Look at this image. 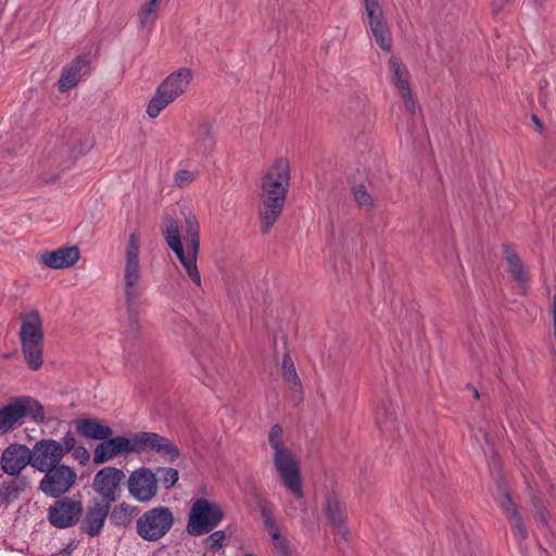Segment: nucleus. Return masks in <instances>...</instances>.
I'll use <instances>...</instances> for the list:
<instances>
[{
    "label": "nucleus",
    "instance_id": "obj_19",
    "mask_svg": "<svg viewBox=\"0 0 556 556\" xmlns=\"http://www.w3.org/2000/svg\"><path fill=\"white\" fill-rule=\"evenodd\" d=\"M76 431L88 439L105 440L112 435L110 427L96 419H79L76 421Z\"/></svg>",
    "mask_w": 556,
    "mask_h": 556
},
{
    "label": "nucleus",
    "instance_id": "obj_33",
    "mask_svg": "<svg viewBox=\"0 0 556 556\" xmlns=\"http://www.w3.org/2000/svg\"><path fill=\"white\" fill-rule=\"evenodd\" d=\"M73 451V457L77 460H79L81 464L87 462L89 459V453L88 451L83 447V446H78V447H75Z\"/></svg>",
    "mask_w": 556,
    "mask_h": 556
},
{
    "label": "nucleus",
    "instance_id": "obj_38",
    "mask_svg": "<svg viewBox=\"0 0 556 556\" xmlns=\"http://www.w3.org/2000/svg\"><path fill=\"white\" fill-rule=\"evenodd\" d=\"M245 556H256V555H254V554L250 553V554H247Z\"/></svg>",
    "mask_w": 556,
    "mask_h": 556
},
{
    "label": "nucleus",
    "instance_id": "obj_13",
    "mask_svg": "<svg viewBox=\"0 0 556 556\" xmlns=\"http://www.w3.org/2000/svg\"><path fill=\"white\" fill-rule=\"evenodd\" d=\"M31 467L45 472L58 465L63 459L60 442L53 439H42L35 443L30 450Z\"/></svg>",
    "mask_w": 556,
    "mask_h": 556
},
{
    "label": "nucleus",
    "instance_id": "obj_11",
    "mask_svg": "<svg viewBox=\"0 0 556 556\" xmlns=\"http://www.w3.org/2000/svg\"><path fill=\"white\" fill-rule=\"evenodd\" d=\"M81 514V501L73 497H61L48 508L47 518L53 527L65 529L75 526Z\"/></svg>",
    "mask_w": 556,
    "mask_h": 556
},
{
    "label": "nucleus",
    "instance_id": "obj_10",
    "mask_svg": "<svg viewBox=\"0 0 556 556\" xmlns=\"http://www.w3.org/2000/svg\"><path fill=\"white\" fill-rule=\"evenodd\" d=\"M76 480L77 473L74 468L66 465H58L45 471L39 489L46 495L58 498L67 493L75 485Z\"/></svg>",
    "mask_w": 556,
    "mask_h": 556
},
{
    "label": "nucleus",
    "instance_id": "obj_35",
    "mask_svg": "<svg viewBox=\"0 0 556 556\" xmlns=\"http://www.w3.org/2000/svg\"><path fill=\"white\" fill-rule=\"evenodd\" d=\"M160 1H161V0H152V4H153L154 7H157V5H159V3H160Z\"/></svg>",
    "mask_w": 556,
    "mask_h": 556
},
{
    "label": "nucleus",
    "instance_id": "obj_24",
    "mask_svg": "<svg viewBox=\"0 0 556 556\" xmlns=\"http://www.w3.org/2000/svg\"><path fill=\"white\" fill-rule=\"evenodd\" d=\"M506 257L509 264V270L514 278L520 282L526 281L527 274L519 257L515 253L508 251H506Z\"/></svg>",
    "mask_w": 556,
    "mask_h": 556
},
{
    "label": "nucleus",
    "instance_id": "obj_5",
    "mask_svg": "<svg viewBox=\"0 0 556 556\" xmlns=\"http://www.w3.org/2000/svg\"><path fill=\"white\" fill-rule=\"evenodd\" d=\"M21 343L28 366L36 370L42 365L43 330L40 314L31 311L21 317Z\"/></svg>",
    "mask_w": 556,
    "mask_h": 556
},
{
    "label": "nucleus",
    "instance_id": "obj_29",
    "mask_svg": "<svg viewBox=\"0 0 556 556\" xmlns=\"http://www.w3.org/2000/svg\"><path fill=\"white\" fill-rule=\"evenodd\" d=\"M194 179L195 175L186 169H180L175 174V182L180 188L191 184Z\"/></svg>",
    "mask_w": 556,
    "mask_h": 556
},
{
    "label": "nucleus",
    "instance_id": "obj_32",
    "mask_svg": "<svg viewBox=\"0 0 556 556\" xmlns=\"http://www.w3.org/2000/svg\"><path fill=\"white\" fill-rule=\"evenodd\" d=\"M327 515L332 522H337L341 520V513L339 508V504L337 502H328Z\"/></svg>",
    "mask_w": 556,
    "mask_h": 556
},
{
    "label": "nucleus",
    "instance_id": "obj_31",
    "mask_svg": "<svg viewBox=\"0 0 556 556\" xmlns=\"http://www.w3.org/2000/svg\"><path fill=\"white\" fill-rule=\"evenodd\" d=\"M76 445V439L72 432H67L62 442H60V447L62 450L63 457L70 453L72 450L75 448Z\"/></svg>",
    "mask_w": 556,
    "mask_h": 556
},
{
    "label": "nucleus",
    "instance_id": "obj_37",
    "mask_svg": "<svg viewBox=\"0 0 556 556\" xmlns=\"http://www.w3.org/2000/svg\"><path fill=\"white\" fill-rule=\"evenodd\" d=\"M473 395H476V397H479L478 391L473 392Z\"/></svg>",
    "mask_w": 556,
    "mask_h": 556
},
{
    "label": "nucleus",
    "instance_id": "obj_3",
    "mask_svg": "<svg viewBox=\"0 0 556 556\" xmlns=\"http://www.w3.org/2000/svg\"><path fill=\"white\" fill-rule=\"evenodd\" d=\"M199 231L200 227L195 216H188L186 218V250L180 240L178 225L175 220L170 219L164 231L167 244L177 255L188 276L198 286L201 285V276L197 266V258L200 247Z\"/></svg>",
    "mask_w": 556,
    "mask_h": 556
},
{
    "label": "nucleus",
    "instance_id": "obj_34",
    "mask_svg": "<svg viewBox=\"0 0 556 556\" xmlns=\"http://www.w3.org/2000/svg\"><path fill=\"white\" fill-rule=\"evenodd\" d=\"M157 7H154L152 4V0L142 9L140 12V20L142 23H147L149 20V16L155 12Z\"/></svg>",
    "mask_w": 556,
    "mask_h": 556
},
{
    "label": "nucleus",
    "instance_id": "obj_27",
    "mask_svg": "<svg viewBox=\"0 0 556 556\" xmlns=\"http://www.w3.org/2000/svg\"><path fill=\"white\" fill-rule=\"evenodd\" d=\"M283 377L289 381H296L298 375L293 361L289 354H286L282 359Z\"/></svg>",
    "mask_w": 556,
    "mask_h": 556
},
{
    "label": "nucleus",
    "instance_id": "obj_8",
    "mask_svg": "<svg viewBox=\"0 0 556 556\" xmlns=\"http://www.w3.org/2000/svg\"><path fill=\"white\" fill-rule=\"evenodd\" d=\"M25 416L35 420H42L45 412L42 406L29 396L14 397L0 409V434L7 433Z\"/></svg>",
    "mask_w": 556,
    "mask_h": 556
},
{
    "label": "nucleus",
    "instance_id": "obj_17",
    "mask_svg": "<svg viewBox=\"0 0 556 556\" xmlns=\"http://www.w3.org/2000/svg\"><path fill=\"white\" fill-rule=\"evenodd\" d=\"M79 260V250L76 247L61 248L41 254L40 261L50 268H66Z\"/></svg>",
    "mask_w": 556,
    "mask_h": 556
},
{
    "label": "nucleus",
    "instance_id": "obj_6",
    "mask_svg": "<svg viewBox=\"0 0 556 556\" xmlns=\"http://www.w3.org/2000/svg\"><path fill=\"white\" fill-rule=\"evenodd\" d=\"M192 79V73L188 68H181L170 74L157 88L155 96L150 101L147 112L151 117H156L161 111L185 92Z\"/></svg>",
    "mask_w": 556,
    "mask_h": 556
},
{
    "label": "nucleus",
    "instance_id": "obj_23",
    "mask_svg": "<svg viewBox=\"0 0 556 556\" xmlns=\"http://www.w3.org/2000/svg\"><path fill=\"white\" fill-rule=\"evenodd\" d=\"M139 278V262H126L125 280L127 287L126 293L128 299L131 296V289L137 285Z\"/></svg>",
    "mask_w": 556,
    "mask_h": 556
},
{
    "label": "nucleus",
    "instance_id": "obj_15",
    "mask_svg": "<svg viewBox=\"0 0 556 556\" xmlns=\"http://www.w3.org/2000/svg\"><path fill=\"white\" fill-rule=\"evenodd\" d=\"M1 469L10 476H17L27 466H31L30 450L24 444H10L1 455Z\"/></svg>",
    "mask_w": 556,
    "mask_h": 556
},
{
    "label": "nucleus",
    "instance_id": "obj_30",
    "mask_svg": "<svg viewBox=\"0 0 556 556\" xmlns=\"http://www.w3.org/2000/svg\"><path fill=\"white\" fill-rule=\"evenodd\" d=\"M354 198L356 202L362 206L371 205V197L366 191L364 186H359L354 190Z\"/></svg>",
    "mask_w": 556,
    "mask_h": 556
},
{
    "label": "nucleus",
    "instance_id": "obj_16",
    "mask_svg": "<svg viewBox=\"0 0 556 556\" xmlns=\"http://www.w3.org/2000/svg\"><path fill=\"white\" fill-rule=\"evenodd\" d=\"M369 24L377 43L384 50L389 51L392 46L390 31L382 21V11L377 0H364Z\"/></svg>",
    "mask_w": 556,
    "mask_h": 556
},
{
    "label": "nucleus",
    "instance_id": "obj_18",
    "mask_svg": "<svg viewBox=\"0 0 556 556\" xmlns=\"http://www.w3.org/2000/svg\"><path fill=\"white\" fill-rule=\"evenodd\" d=\"M109 511L110 504L96 502L87 510L83 522V530L91 536L98 535L103 528Z\"/></svg>",
    "mask_w": 556,
    "mask_h": 556
},
{
    "label": "nucleus",
    "instance_id": "obj_14",
    "mask_svg": "<svg viewBox=\"0 0 556 556\" xmlns=\"http://www.w3.org/2000/svg\"><path fill=\"white\" fill-rule=\"evenodd\" d=\"M130 494L140 502L151 501L157 492L155 473L149 468H139L131 472L128 479Z\"/></svg>",
    "mask_w": 556,
    "mask_h": 556
},
{
    "label": "nucleus",
    "instance_id": "obj_22",
    "mask_svg": "<svg viewBox=\"0 0 556 556\" xmlns=\"http://www.w3.org/2000/svg\"><path fill=\"white\" fill-rule=\"evenodd\" d=\"M264 522L267 532L269 533L275 549L280 556H290V549L287 540L280 534L278 526L270 515L264 513Z\"/></svg>",
    "mask_w": 556,
    "mask_h": 556
},
{
    "label": "nucleus",
    "instance_id": "obj_26",
    "mask_svg": "<svg viewBox=\"0 0 556 556\" xmlns=\"http://www.w3.org/2000/svg\"><path fill=\"white\" fill-rule=\"evenodd\" d=\"M159 473L162 475L161 480L166 489L172 488L178 481L179 473L174 468H161Z\"/></svg>",
    "mask_w": 556,
    "mask_h": 556
},
{
    "label": "nucleus",
    "instance_id": "obj_36",
    "mask_svg": "<svg viewBox=\"0 0 556 556\" xmlns=\"http://www.w3.org/2000/svg\"><path fill=\"white\" fill-rule=\"evenodd\" d=\"M534 123L539 124V118L536 116H533Z\"/></svg>",
    "mask_w": 556,
    "mask_h": 556
},
{
    "label": "nucleus",
    "instance_id": "obj_4",
    "mask_svg": "<svg viewBox=\"0 0 556 556\" xmlns=\"http://www.w3.org/2000/svg\"><path fill=\"white\" fill-rule=\"evenodd\" d=\"M281 427L275 425L269 433V442L276 450L275 466L283 484L295 497L301 498L303 496V490L299 464L292 454L281 446Z\"/></svg>",
    "mask_w": 556,
    "mask_h": 556
},
{
    "label": "nucleus",
    "instance_id": "obj_20",
    "mask_svg": "<svg viewBox=\"0 0 556 556\" xmlns=\"http://www.w3.org/2000/svg\"><path fill=\"white\" fill-rule=\"evenodd\" d=\"M390 65L393 71L396 88L399 89L407 109L412 113H414L415 102L412 97L408 80L404 77V73L402 72L401 66L396 59L392 58L390 60Z\"/></svg>",
    "mask_w": 556,
    "mask_h": 556
},
{
    "label": "nucleus",
    "instance_id": "obj_12",
    "mask_svg": "<svg viewBox=\"0 0 556 556\" xmlns=\"http://www.w3.org/2000/svg\"><path fill=\"white\" fill-rule=\"evenodd\" d=\"M125 479L123 470L108 466L100 469L92 481V489L98 493L104 503H111L117 500L119 488Z\"/></svg>",
    "mask_w": 556,
    "mask_h": 556
},
{
    "label": "nucleus",
    "instance_id": "obj_7",
    "mask_svg": "<svg viewBox=\"0 0 556 556\" xmlns=\"http://www.w3.org/2000/svg\"><path fill=\"white\" fill-rule=\"evenodd\" d=\"M222 507L206 498L193 501L189 510L187 532L191 535H203L211 532L223 520Z\"/></svg>",
    "mask_w": 556,
    "mask_h": 556
},
{
    "label": "nucleus",
    "instance_id": "obj_25",
    "mask_svg": "<svg viewBox=\"0 0 556 556\" xmlns=\"http://www.w3.org/2000/svg\"><path fill=\"white\" fill-rule=\"evenodd\" d=\"M126 262H139V237L132 232L126 250Z\"/></svg>",
    "mask_w": 556,
    "mask_h": 556
},
{
    "label": "nucleus",
    "instance_id": "obj_9",
    "mask_svg": "<svg viewBox=\"0 0 556 556\" xmlns=\"http://www.w3.org/2000/svg\"><path fill=\"white\" fill-rule=\"evenodd\" d=\"M174 516L167 507H155L146 511L137 521L138 534L147 541H157L172 528Z\"/></svg>",
    "mask_w": 556,
    "mask_h": 556
},
{
    "label": "nucleus",
    "instance_id": "obj_28",
    "mask_svg": "<svg viewBox=\"0 0 556 556\" xmlns=\"http://www.w3.org/2000/svg\"><path fill=\"white\" fill-rule=\"evenodd\" d=\"M226 535L224 531H215L206 538V545L210 549H217L222 547Z\"/></svg>",
    "mask_w": 556,
    "mask_h": 556
},
{
    "label": "nucleus",
    "instance_id": "obj_1",
    "mask_svg": "<svg viewBox=\"0 0 556 556\" xmlns=\"http://www.w3.org/2000/svg\"><path fill=\"white\" fill-rule=\"evenodd\" d=\"M151 450L174 460L179 456L178 448L166 438L152 432H142L131 440L116 437L105 439L97 445L93 452V462L103 464L123 453H139Z\"/></svg>",
    "mask_w": 556,
    "mask_h": 556
},
{
    "label": "nucleus",
    "instance_id": "obj_21",
    "mask_svg": "<svg viewBox=\"0 0 556 556\" xmlns=\"http://www.w3.org/2000/svg\"><path fill=\"white\" fill-rule=\"evenodd\" d=\"M83 64H85V61L79 58L63 71L59 80L60 91L65 92L77 85L80 78Z\"/></svg>",
    "mask_w": 556,
    "mask_h": 556
},
{
    "label": "nucleus",
    "instance_id": "obj_2",
    "mask_svg": "<svg viewBox=\"0 0 556 556\" xmlns=\"http://www.w3.org/2000/svg\"><path fill=\"white\" fill-rule=\"evenodd\" d=\"M290 182V164L285 157L277 159L267 169L262 182V224L267 231L280 215Z\"/></svg>",
    "mask_w": 556,
    "mask_h": 556
}]
</instances>
